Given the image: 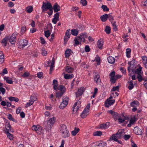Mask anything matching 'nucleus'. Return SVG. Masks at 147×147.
<instances>
[{
  "label": "nucleus",
  "mask_w": 147,
  "mask_h": 147,
  "mask_svg": "<svg viewBox=\"0 0 147 147\" xmlns=\"http://www.w3.org/2000/svg\"><path fill=\"white\" fill-rule=\"evenodd\" d=\"M81 3L83 6L86 5L87 3V2L86 0H81Z\"/></svg>",
  "instance_id": "56"
},
{
  "label": "nucleus",
  "mask_w": 147,
  "mask_h": 147,
  "mask_svg": "<svg viewBox=\"0 0 147 147\" xmlns=\"http://www.w3.org/2000/svg\"><path fill=\"white\" fill-rule=\"evenodd\" d=\"M90 104L88 103L86 107L84 109L87 110V111L89 112L90 108Z\"/></svg>",
  "instance_id": "63"
},
{
  "label": "nucleus",
  "mask_w": 147,
  "mask_h": 147,
  "mask_svg": "<svg viewBox=\"0 0 147 147\" xmlns=\"http://www.w3.org/2000/svg\"><path fill=\"white\" fill-rule=\"evenodd\" d=\"M43 73L42 72H38L37 74V77L39 78H41L42 76Z\"/></svg>",
  "instance_id": "64"
},
{
  "label": "nucleus",
  "mask_w": 147,
  "mask_h": 147,
  "mask_svg": "<svg viewBox=\"0 0 147 147\" xmlns=\"http://www.w3.org/2000/svg\"><path fill=\"white\" fill-rule=\"evenodd\" d=\"M129 85L128 87V88L129 90H131L134 87L133 81H130L129 82Z\"/></svg>",
  "instance_id": "43"
},
{
  "label": "nucleus",
  "mask_w": 147,
  "mask_h": 147,
  "mask_svg": "<svg viewBox=\"0 0 147 147\" xmlns=\"http://www.w3.org/2000/svg\"><path fill=\"white\" fill-rule=\"evenodd\" d=\"M101 7L103 9L104 11H109V9L106 5H102V6Z\"/></svg>",
  "instance_id": "50"
},
{
  "label": "nucleus",
  "mask_w": 147,
  "mask_h": 147,
  "mask_svg": "<svg viewBox=\"0 0 147 147\" xmlns=\"http://www.w3.org/2000/svg\"><path fill=\"white\" fill-rule=\"evenodd\" d=\"M110 114L113 116L115 120H117L118 118L120 117V115L116 112L113 111L112 110H110L108 111Z\"/></svg>",
  "instance_id": "12"
},
{
  "label": "nucleus",
  "mask_w": 147,
  "mask_h": 147,
  "mask_svg": "<svg viewBox=\"0 0 147 147\" xmlns=\"http://www.w3.org/2000/svg\"><path fill=\"white\" fill-rule=\"evenodd\" d=\"M90 104L88 103L86 107L84 109L87 110V111L89 112L90 108Z\"/></svg>",
  "instance_id": "62"
},
{
  "label": "nucleus",
  "mask_w": 147,
  "mask_h": 147,
  "mask_svg": "<svg viewBox=\"0 0 147 147\" xmlns=\"http://www.w3.org/2000/svg\"><path fill=\"white\" fill-rule=\"evenodd\" d=\"M119 90V87L118 86H117L115 87H113L111 91H115L116 90L118 91Z\"/></svg>",
  "instance_id": "55"
},
{
  "label": "nucleus",
  "mask_w": 147,
  "mask_h": 147,
  "mask_svg": "<svg viewBox=\"0 0 147 147\" xmlns=\"http://www.w3.org/2000/svg\"><path fill=\"white\" fill-rule=\"evenodd\" d=\"M142 68L141 67H139V68L137 69L135 71V73L138 74H140L141 73V71Z\"/></svg>",
  "instance_id": "52"
},
{
  "label": "nucleus",
  "mask_w": 147,
  "mask_h": 147,
  "mask_svg": "<svg viewBox=\"0 0 147 147\" xmlns=\"http://www.w3.org/2000/svg\"><path fill=\"white\" fill-rule=\"evenodd\" d=\"M71 50L70 49H67L65 52V56L66 57H68L71 54Z\"/></svg>",
  "instance_id": "34"
},
{
  "label": "nucleus",
  "mask_w": 147,
  "mask_h": 147,
  "mask_svg": "<svg viewBox=\"0 0 147 147\" xmlns=\"http://www.w3.org/2000/svg\"><path fill=\"white\" fill-rule=\"evenodd\" d=\"M9 100L10 101H15L18 102L19 100V99L18 98L15 97H10L8 98Z\"/></svg>",
  "instance_id": "33"
},
{
  "label": "nucleus",
  "mask_w": 147,
  "mask_h": 147,
  "mask_svg": "<svg viewBox=\"0 0 147 147\" xmlns=\"http://www.w3.org/2000/svg\"><path fill=\"white\" fill-rule=\"evenodd\" d=\"M30 75V73L28 71H26L24 73L22 76V77L24 78L28 77Z\"/></svg>",
  "instance_id": "49"
},
{
  "label": "nucleus",
  "mask_w": 147,
  "mask_h": 147,
  "mask_svg": "<svg viewBox=\"0 0 147 147\" xmlns=\"http://www.w3.org/2000/svg\"><path fill=\"white\" fill-rule=\"evenodd\" d=\"M32 129L38 134H40L43 132L42 127L39 125H34L32 127Z\"/></svg>",
  "instance_id": "4"
},
{
  "label": "nucleus",
  "mask_w": 147,
  "mask_h": 147,
  "mask_svg": "<svg viewBox=\"0 0 147 147\" xmlns=\"http://www.w3.org/2000/svg\"><path fill=\"white\" fill-rule=\"evenodd\" d=\"M5 90L4 88L1 87H0V92H1L3 95L5 94Z\"/></svg>",
  "instance_id": "59"
},
{
  "label": "nucleus",
  "mask_w": 147,
  "mask_h": 147,
  "mask_svg": "<svg viewBox=\"0 0 147 147\" xmlns=\"http://www.w3.org/2000/svg\"><path fill=\"white\" fill-rule=\"evenodd\" d=\"M57 90H59V91H64L65 92V87L63 85H60L57 87Z\"/></svg>",
  "instance_id": "44"
},
{
  "label": "nucleus",
  "mask_w": 147,
  "mask_h": 147,
  "mask_svg": "<svg viewBox=\"0 0 147 147\" xmlns=\"http://www.w3.org/2000/svg\"><path fill=\"white\" fill-rule=\"evenodd\" d=\"M26 27H22L21 28V33L22 34H24L26 31Z\"/></svg>",
  "instance_id": "57"
},
{
  "label": "nucleus",
  "mask_w": 147,
  "mask_h": 147,
  "mask_svg": "<svg viewBox=\"0 0 147 147\" xmlns=\"http://www.w3.org/2000/svg\"><path fill=\"white\" fill-rule=\"evenodd\" d=\"M99 147H107L106 143L105 142H101L98 144Z\"/></svg>",
  "instance_id": "42"
},
{
  "label": "nucleus",
  "mask_w": 147,
  "mask_h": 147,
  "mask_svg": "<svg viewBox=\"0 0 147 147\" xmlns=\"http://www.w3.org/2000/svg\"><path fill=\"white\" fill-rule=\"evenodd\" d=\"M101 20L102 22H105L108 18V14H105L102 16L100 17Z\"/></svg>",
  "instance_id": "24"
},
{
  "label": "nucleus",
  "mask_w": 147,
  "mask_h": 147,
  "mask_svg": "<svg viewBox=\"0 0 147 147\" xmlns=\"http://www.w3.org/2000/svg\"><path fill=\"white\" fill-rule=\"evenodd\" d=\"M111 29L110 27L108 26H106L105 28V31L107 34H109L111 33Z\"/></svg>",
  "instance_id": "39"
},
{
  "label": "nucleus",
  "mask_w": 147,
  "mask_h": 147,
  "mask_svg": "<svg viewBox=\"0 0 147 147\" xmlns=\"http://www.w3.org/2000/svg\"><path fill=\"white\" fill-rule=\"evenodd\" d=\"M65 70L66 72L68 73H71L73 71L74 69L69 66H67L65 67Z\"/></svg>",
  "instance_id": "30"
},
{
  "label": "nucleus",
  "mask_w": 147,
  "mask_h": 147,
  "mask_svg": "<svg viewBox=\"0 0 147 147\" xmlns=\"http://www.w3.org/2000/svg\"><path fill=\"white\" fill-rule=\"evenodd\" d=\"M37 100L36 97L34 96H31L30 97V100L29 102H27L26 105V107L32 105L34 101Z\"/></svg>",
  "instance_id": "8"
},
{
  "label": "nucleus",
  "mask_w": 147,
  "mask_h": 147,
  "mask_svg": "<svg viewBox=\"0 0 147 147\" xmlns=\"http://www.w3.org/2000/svg\"><path fill=\"white\" fill-rule=\"evenodd\" d=\"M51 33L49 32V30H48L46 31H45V35L46 37L48 38L50 36Z\"/></svg>",
  "instance_id": "48"
},
{
  "label": "nucleus",
  "mask_w": 147,
  "mask_h": 147,
  "mask_svg": "<svg viewBox=\"0 0 147 147\" xmlns=\"http://www.w3.org/2000/svg\"><path fill=\"white\" fill-rule=\"evenodd\" d=\"M97 45L99 49H102L103 45V40L101 38L99 39L97 42Z\"/></svg>",
  "instance_id": "17"
},
{
  "label": "nucleus",
  "mask_w": 147,
  "mask_h": 147,
  "mask_svg": "<svg viewBox=\"0 0 147 147\" xmlns=\"http://www.w3.org/2000/svg\"><path fill=\"white\" fill-rule=\"evenodd\" d=\"M108 18L109 20L111 22V23H112L113 22V19L112 15L110 14H108Z\"/></svg>",
  "instance_id": "53"
},
{
  "label": "nucleus",
  "mask_w": 147,
  "mask_h": 147,
  "mask_svg": "<svg viewBox=\"0 0 147 147\" xmlns=\"http://www.w3.org/2000/svg\"><path fill=\"white\" fill-rule=\"evenodd\" d=\"M53 86L54 89L57 90V81L56 80H54L53 81Z\"/></svg>",
  "instance_id": "28"
},
{
  "label": "nucleus",
  "mask_w": 147,
  "mask_h": 147,
  "mask_svg": "<svg viewBox=\"0 0 147 147\" xmlns=\"http://www.w3.org/2000/svg\"><path fill=\"white\" fill-rule=\"evenodd\" d=\"M84 91V88L83 87H81L80 89H78V92L76 93V96L78 97L81 96Z\"/></svg>",
  "instance_id": "19"
},
{
  "label": "nucleus",
  "mask_w": 147,
  "mask_h": 147,
  "mask_svg": "<svg viewBox=\"0 0 147 147\" xmlns=\"http://www.w3.org/2000/svg\"><path fill=\"white\" fill-rule=\"evenodd\" d=\"M79 39L78 38V37L74 39V41H75V44L76 45H78L79 44H81V42H79Z\"/></svg>",
  "instance_id": "58"
},
{
  "label": "nucleus",
  "mask_w": 147,
  "mask_h": 147,
  "mask_svg": "<svg viewBox=\"0 0 147 147\" xmlns=\"http://www.w3.org/2000/svg\"><path fill=\"white\" fill-rule=\"evenodd\" d=\"M28 44V41L26 39L20 40L19 43H18V47L20 48H21L27 46Z\"/></svg>",
  "instance_id": "7"
},
{
  "label": "nucleus",
  "mask_w": 147,
  "mask_h": 147,
  "mask_svg": "<svg viewBox=\"0 0 147 147\" xmlns=\"http://www.w3.org/2000/svg\"><path fill=\"white\" fill-rule=\"evenodd\" d=\"M60 131L63 137L66 138L69 136V131L67 129V127L65 125L63 124L61 125Z\"/></svg>",
  "instance_id": "2"
},
{
  "label": "nucleus",
  "mask_w": 147,
  "mask_h": 147,
  "mask_svg": "<svg viewBox=\"0 0 147 147\" xmlns=\"http://www.w3.org/2000/svg\"><path fill=\"white\" fill-rule=\"evenodd\" d=\"M9 37H7V36H6L4 38L1 42L2 44H4V46H5L7 44V41L9 40Z\"/></svg>",
  "instance_id": "27"
},
{
  "label": "nucleus",
  "mask_w": 147,
  "mask_h": 147,
  "mask_svg": "<svg viewBox=\"0 0 147 147\" xmlns=\"http://www.w3.org/2000/svg\"><path fill=\"white\" fill-rule=\"evenodd\" d=\"M134 133L137 135H142V132L141 129L138 127H135L134 129Z\"/></svg>",
  "instance_id": "15"
},
{
  "label": "nucleus",
  "mask_w": 147,
  "mask_h": 147,
  "mask_svg": "<svg viewBox=\"0 0 147 147\" xmlns=\"http://www.w3.org/2000/svg\"><path fill=\"white\" fill-rule=\"evenodd\" d=\"M137 78L139 82H141L142 80H144L145 82L147 81V78L145 79L143 78L140 74L137 75Z\"/></svg>",
  "instance_id": "25"
},
{
  "label": "nucleus",
  "mask_w": 147,
  "mask_h": 147,
  "mask_svg": "<svg viewBox=\"0 0 147 147\" xmlns=\"http://www.w3.org/2000/svg\"><path fill=\"white\" fill-rule=\"evenodd\" d=\"M143 62L145 65V67L147 69V58L145 56L143 57L142 58Z\"/></svg>",
  "instance_id": "37"
},
{
  "label": "nucleus",
  "mask_w": 147,
  "mask_h": 147,
  "mask_svg": "<svg viewBox=\"0 0 147 147\" xmlns=\"http://www.w3.org/2000/svg\"><path fill=\"white\" fill-rule=\"evenodd\" d=\"M5 133L8 132H13V131L11 129V126L9 123H6L5 125Z\"/></svg>",
  "instance_id": "14"
},
{
  "label": "nucleus",
  "mask_w": 147,
  "mask_h": 147,
  "mask_svg": "<svg viewBox=\"0 0 147 147\" xmlns=\"http://www.w3.org/2000/svg\"><path fill=\"white\" fill-rule=\"evenodd\" d=\"M80 129L75 127L74 130L71 131V134L73 136H75L79 131Z\"/></svg>",
  "instance_id": "31"
},
{
  "label": "nucleus",
  "mask_w": 147,
  "mask_h": 147,
  "mask_svg": "<svg viewBox=\"0 0 147 147\" xmlns=\"http://www.w3.org/2000/svg\"><path fill=\"white\" fill-rule=\"evenodd\" d=\"M71 34L73 35L76 36L78 34V31L76 29H73L71 30Z\"/></svg>",
  "instance_id": "40"
},
{
  "label": "nucleus",
  "mask_w": 147,
  "mask_h": 147,
  "mask_svg": "<svg viewBox=\"0 0 147 147\" xmlns=\"http://www.w3.org/2000/svg\"><path fill=\"white\" fill-rule=\"evenodd\" d=\"M118 120L119 122L120 123H123L124 121L126 119L125 117H123V118H121L120 117H119L118 119Z\"/></svg>",
  "instance_id": "47"
},
{
  "label": "nucleus",
  "mask_w": 147,
  "mask_h": 147,
  "mask_svg": "<svg viewBox=\"0 0 147 147\" xmlns=\"http://www.w3.org/2000/svg\"><path fill=\"white\" fill-rule=\"evenodd\" d=\"M70 29H68L65 32V36L67 37L68 38H70L71 35V33L70 32Z\"/></svg>",
  "instance_id": "46"
},
{
  "label": "nucleus",
  "mask_w": 147,
  "mask_h": 147,
  "mask_svg": "<svg viewBox=\"0 0 147 147\" xmlns=\"http://www.w3.org/2000/svg\"><path fill=\"white\" fill-rule=\"evenodd\" d=\"M59 13H56L54 15V18L52 19V22L55 24H56L57 22L59 20Z\"/></svg>",
  "instance_id": "13"
},
{
  "label": "nucleus",
  "mask_w": 147,
  "mask_h": 147,
  "mask_svg": "<svg viewBox=\"0 0 147 147\" xmlns=\"http://www.w3.org/2000/svg\"><path fill=\"white\" fill-rule=\"evenodd\" d=\"M42 12H44L49 9V10H51V9L53 8V6L50 2H43L42 5L41 7Z\"/></svg>",
  "instance_id": "3"
},
{
  "label": "nucleus",
  "mask_w": 147,
  "mask_h": 147,
  "mask_svg": "<svg viewBox=\"0 0 147 147\" xmlns=\"http://www.w3.org/2000/svg\"><path fill=\"white\" fill-rule=\"evenodd\" d=\"M89 112L87 110L84 109L80 115L82 118H86L87 116L89 114Z\"/></svg>",
  "instance_id": "20"
},
{
  "label": "nucleus",
  "mask_w": 147,
  "mask_h": 147,
  "mask_svg": "<svg viewBox=\"0 0 147 147\" xmlns=\"http://www.w3.org/2000/svg\"><path fill=\"white\" fill-rule=\"evenodd\" d=\"M65 92V91H59L57 92L56 93V96L57 97H59L62 96L64 93Z\"/></svg>",
  "instance_id": "36"
},
{
  "label": "nucleus",
  "mask_w": 147,
  "mask_h": 147,
  "mask_svg": "<svg viewBox=\"0 0 147 147\" xmlns=\"http://www.w3.org/2000/svg\"><path fill=\"white\" fill-rule=\"evenodd\" d=\"M42 55L44 56L46 55L47 54V51H46L45 49L44 48H42Z\"/></svg>",
  "instance_id": "60"
},
{
  "label": "nucleus",
  "mask_w": 147,
  "mask_h": 147,
  "mask_svg": "<svg viewBox=\"0 0 147 147\" xmlns=\"http://www.w3.org/2000/svg\"><path fill=\"white\" fill-rule=\"evenodd\" d=\"M107 60L111 64L114 63L115 61V58L113 57L110 56L108 57Z\"/></svg>",
  "instance_id": "23"
},
{
  "label": "nucleus",
  "mask_w": 147,
  "mask_h": 147,
  "mask_svg": "<svg viewBox=\"0 0 147 147\" xmlns=\"http://www.w3.org/2000/svg\"><path fill=\"white\" fill-rule=\"evenodd\" d=\"M115 102V100H109V99H107L105 102V106L108 108L109 106L113 105Z\"/></svg>",
  "instance_id": "11"
},
{
  "label": "nucleus",
  "mask_w": 147,
  "mask_h": 147,
  "mask_svg": "<svg viewBox=\"0 0 147 147\" xmlns=\"http://www.w3.org/2000/svg\"><path fill=\"white\" fill-rule=\"evenodd\" d=\"M124 134L125 132L124 129L119 130L116 134H113L110 137V139L117 142L118 143L121 144L122 143L121 141L118 140V139H121L123 137Z\"/></svg>",
  "instance_id": "1"
},
{
  "label": "nucleus",
  "mask_w": 147,
  "mask_h": 147,
  "mask_svg": "<svg viewBox=\"0 0 147 147\" xmlns=\"http://www.w3.org/2000/svg\"><path fill=\"white\" fill-rule=\"evenodd\" d=\"M131 52V50L129 48H127L126 50V56L128 58L130 57V53Z\"/></svg>",
  "instance_id": "41"
},
{
  "label": "nucleus",
  "mask_w": 147,
  "mask_h": 147,
  "mask_svg": "<svg viewBox=\"0 0 147 147\" xmlns=\"http://www.w3.org/2000/svg\"><path fill=\"white\" fill-rule=\"evenodd\" d=\"M130 137L131 136L129 135H125L123 136V138L126 140H128Z\"/></svg>",
  "instance_id": "54"
},
{
  "label": "nucleus",
  "mask_w": 147,
  "mask_h": 147,
  "mask_svg": "<svg viewBox=\"0 0 147 147\" xmlns=\"http://www.w3.org/2000/svg\"><path fill=\"white\" fill-rule=\"evenodd\" d=\"M74 77V75L73 74H66L64 75V78L65 79H69L72 78Z\"/></svg>",
  "instance_id": "35"
},
{
  "label": "nucleus",
  "mask_w": 147,
  "mask_h": 147,
  "mask_svg": "<svg viewBox=\"0 0 147 147\" xmlns=\"http://www.w3.org/2000/svg\"><path fill=\"white\" fill-rule=\"evenodd\" d=\"M94 80L96 81L97 83H99L100 82V79L99 76L97 74L94 77Z\"/></svg>",
  "instance_id": "29"
},
{
  "label": "nucleus",
  "mask_w": 147,
  "mask_h": 147,
  "mask_svg": "<svg viewBox=\"0 0 147 147\" xmlns=\"http://www.w3.org/2000/svg\"><path fill=\"white\" fill-rule=\"evenodd\" d=\"M109 123L108 122H106L105 123L101 124L98 127V128H107L109 126Z\"/></svg>",
  "instance_id": "21"
},
{
  "label": "nucleus",
  "mask_w": 147,
  "mask_h": 147,
  "mask_svg": "<svg viewBox=\"0 0 147 147\" xmlns=\"http://www.w3.org/2000/svg\"><path fill=\"white\" fill-rule=\"evenodd\" d=\"M18 33L17 32H15L11 36H8L7 37H9V42L12 44H14L16 42V36L18 34Z\"/></svg>",
  "instance_id": "6"
},
{
  "label": "nucleus",
  "mask_w": 147,
  "mask_h": 147,
  "mask_svg": "<svg viewBox=\"0 0 147 147\" xmlns=\"http://www.w3.org/2000/svg\"><path fill=\"white\" fill-rule=\"evenodd\" d=\"M4 78L5 80L6 81V82L7 83L10 84H12L13 83V82L11 78H9L8 77H5Z\"/></svg>",
  "instance_id": "26"
},
{
  "label": "nucleus",
  "mask_w": 147,
  "mask_h": 147,
  "mask_svg": "<svg viewBox=\"0 0 147 147\" xmlns=\"http://www.w3.org/2000/svg\"><path fill=\"white\" fill-rule=\"evenodd\" d=\"M93 135L94 136H100L102 135V132L99 131H96L93 133Z\"/></svg>",
  "instance_id": "38"
},
{
  "label": "nucleus",
  "mask_w": 147,
  "mask_h": 147,
  "mask_svg": "<svg viewBox=\"0 0 147 147\" xmlns=\"http://www.w3.org/2000/svg\"><path fill=\"white\" fill-rule=\"evenodd\" d=\"M4 55L1 51L0 52V63H3L4 61Z\"/></svg>",
  "instance_id": "32"
},
{
  "label": "nucleus",
  "mask_w": 147,
  "mask_h": 147,
  "mask_svg": "<svg viewBox=\"0 0 147 147\" xmlns=\"http://www.w3.org/2000/svg\"><path fill=\"white\" fill-rule=\"evenodd\" d=\"M63 98L62 102L59 106V108L61 109H64L68 103V98L67 96H65Z\"/></svg>",
  "instance_id": "5"
},
{
  "label": "nucleus",
  "mask_w": 147,
  "mask_h": 147,
  "mask_svg": "<svg viewBox=\"0 0 147 147\" xmlns=\"http://www.w3.org/2000/svg\"><path fill=\"white\" fill-rule=\"evenodd\" d=\"M6 134L7 135V138L10 140H12L13 139V136L12 134H10L9 132L6 133Z\"/></svg>",
  "instance_id": "45"
},
{
  "label": "nucleus",
  "mask_w": 147,
  "mask_h": 147,
  "mask_svg": "<svg viewBox=\"0 0 147 147\" xmlns=\"http://www.w3.org/2000/svg\"><path fill=\"white\" fill-rule=\"evenodd\" d=\"M81 102L78 101L74 104L73 107V113H76L80 107Z\"/></svg>",
  "instance_id": "9"
},
{
  "label": "nucleus",
  "mask_w": 147,
  "mask_h": 147,
  "mask_svg": "<svg viewBox=\"0 0 147 147\" xmlns=\"http://www.w3.org/2000/svg\"><path fill=\"white\" fill-rule=\"evenodd\" d=\"M87 37V35L86 34H83L80 36H78L77 37L80 42H84L85 38Z\"/></svg>",
  "instance_id": "18"
},
{
  "label": "nucleus",
  "mask_w": 147,
  "mask_h": 147,
  "mask_svg": "<svg viewBox=\"0 0 147 147\" xmlns=\"http://www.w3.org/2000/svg\"><path fill=\"white\" fill-rule=\"evenodd\" d=\"M55 119L54 117H53L49 119L47 122L48 124L47 127L48 128L51 129L52 127L53 126V124L55 123Z\"/></svg>",
  "instance_id": "10"
},
{
  "label": "nucleus",
  "mask_w": 147,
  "mask_h": 147,
  "mask_svg": "<svg viewBox=\"0 0 147 147\" xmlns=\"http://www.w3.org/2000/svg\"><path fill=\"white\" fill-rule=\"evenodd\" d=\"M60 7L57 3H55L53 7V9L55 12L58 13V12L60 10Z\"/></svg>",
  "instance_id": "16"
},
{
  "label": "nucleus",
  "mask_w": 147,
  "mask_h": 147,
  "mask_svg": "<svg viewBox=\"0 0 147 147\" xmlns=\"http://www.w3.org/2000/svg\"><path fill=\"white\" fill-rule=\"evenodd\" d=\"M33 10V7L32 6H29L25 8V11L27 13H31Z\"/></svg>",
  "instance_id": "22"
},
{
  "label": "nucleus",
  "mask_w": 147,
  "mask_h": 147,
  "mask_svg": "<svg viewBox=\"0 0 147 147\" xmlns=\"http://www.w3.org/2000/svg\"><path fill=\"white\" fill-rule=\"evenodd\" d=\"M116 80L115 77L110 78V80L111 83L114 84L115 83Z\"/></svg>",
  "instance_id": "61"
},
{
  "label": "nucleus",
  "mask_w": 147,
  "mask_h": 147,
  "mask_svg": "<svg viewBox=\"0 0 147 147\" xmlns=\"http://www.w3.org/2000/svg\"><path fill=\"white\" fill-rule=\"evenodd\" d=\"M116 22L114 21L112 23L113 26V29L115 31H117V26L115 24Z\"/></svg>",
  "instance_id": "51"
}]
</instances>
